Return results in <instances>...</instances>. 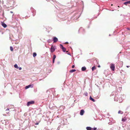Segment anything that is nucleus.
Returning a JSON list of instances; mask_svg holds the SVG:
<instances>
[{
    "mask_svg": "<svg viewBox=\"0 0 130 130\" xmlns=\"http://www.w3.org/2000/svg\"><path fill=\"white\" fill-rule=\"evenodd\" d=\"M56 58V56L55 55H54L53 57V63H54V62Z\"/></svg>",
    "mask_w": 130,
    "mask_h": 130,
    "instance_id": "6",
    "label": "nucleus"
},
{
    "mask_svg": "<svg viewBox=\"0 0 130 130\" xmlns=\"http://www.w3.org/2000/svg\"><path fill=\"white\" fill-rule=\"evenodd\" d=\"M95 69V68L94 66L92 67V71H93Z\"/></svg>",
    "mask_w": 130,
    "mask_h": 130,
    "instance_id": "17",
    "label": "nucleus"
},
{
    "mask_svg": "<svg viewBox=\"0 0 130 130\" xmlns=\"http://www.w3.org/2000/svg\"><path fill=\"white\" fill-rule=\"evenodd\" d=\"M127 29L128 30H129V28H127Z\"/></svg>",
    "mask_w": 130,
    "mask_h": 130,
    "instance_id": "31",
    "label": "nucleus"
},
{
    "mask_svg": "<svg viewBox=\"0 0 130 130\" xmlns=\"http://www.w3.org/2000/svg\"><path fill=\"white\" fill-rule=\"evenodd\" d=\"M126 67H127V68H128L129 67V66H126Z\"/></svg>",
    "mask_w": 130,
    "mask_h": 130,
    "instance_id": "28",
    "label": "nucleus"
},
{
    "mask_svg": "<svg viewBox=\"0 0 130 130\" xmlns=\"http://www.w3.org/2000/svg\"><path fill=\"white\" fill-rule=\"evenodd\" d=\"M92 130H96L97 128L96 127H94L93 128H92Z\"/></svg>",
    "mask_w": 130,
    "mask_h": 130,
    "instance_id": "21",
    "label": "nucleus"
},
{
    "mask_svg": "<svg viewBox=\"0 0 130 130\" xmlns=\"http://www.w3.org/2000/svg\"><path fill=\"white\" fill-rule=\"evenodd\" d=\"M76 71V70H75L72 69V70H71L69 71V72L70 73H72V72H75Z\"/></svg>",
    "mask_w": 130,
    "mask_h": 130,
    "instance_id": "13",
    "label": "nucleus"
},
{
    "mask_svg": "<svg viewBox=\"0 0 130 130\" xmlns=\"http://www.w3.org/2000/svg\"><path fill=\"white\" fill-rule=\"evenodd\" d=\"M2 25L4 28H5L7 26L6 25L3 23H2Z\"/></svg>",
    "mask_w": 130,
    "mask_h": 130,
    "instance_id": "8",
    "label": "nucleus"
},
{
    "mask_svg": "<svg viewBox=\"0 0 130 130\" xmlns=\"http://www.w3.org/2000/svg\"><path fill=\"white\" fill-rule=\"evenodd\" d=\"M121 112V111L120 110H119L118 111V113H119V114Z\"/></svg>",
    "mask_w": 130,
    "mask_h": 130,
    "instance_id": "25",
    "label": "nucleus"
},
{
    "mask_svg": "<svg viewBox=\"0 0 130 130\" xmlns=\"http://www.w3.org/2000/svg\"><path fill=\"white\" fill-rule=\"evenodd\" d=\"M86 129L87 130H92V128L90 127H87Z\"/></svg>",
    "mask_w": 130,
    "mask_h": 130,
    "instance_id": "10",
    "label": "nucleus"
},
{
    "mask_svg": "<svg viewBox=\"0 0 130 130\" xmlns=\"http://www.w3.org/2000/svg\"><path fill=\"white\" fill-rule=\"evenodd\" d=\"M74 67H75L74 66V65H73V66H72V68H74Z\"/></svg>",
    "mask_w": 130,
    "mask_h": 130,
    "instance_id": "24",
    "label": "nucleus"
},
{
    "mask_svg": "<svg viewBox=\"0 0 130 130\" xmlns=\"http://www.w3.org/2000/svg\"><path fill=\"white\" fill-rule=\"evenodd\" d=\"M10 50L12 51H13V48L12 47L10 46Z\"/></svg>",
    "mask_w": 130,
    "mask_h": 130,
    "instance_id": "18",
    "label": "nucleus"
},
{
    "mask_svg": "<svg viewBox=\"0 0 130 130\" xmlns=\"http://www.w3.org/2000/svg\"><path fill=\"white\" fill-rule=\"evenodd\" d=\"M112 5H113V4H111V6H112Z\"/></svg>",
    "mask_w": 130,
    "mask_h": 130,
    "instance_id": "34",
    "label": "nucleus"
},
{
    "mask_svg": "<svg viewBox=\"0 0 130 130\" xmlns=\"http://www.w3.org/2000/svg\"><path fill=\"white\" fill-rule=\"evenodd\" d=\"M56 48L55 46L52 45L51 48V51L52 53L56 49Z\"/></svg>",
    "mask_w": 130,
    "mask_h": 130,
    "instance_id": "1",
    "label": "nucleus"
},
{
    "mask_svg": "<svg viewBox=\"0 0 130 130\" xmlns=\"http://www.w3.org/2000/svg\"><path fill=\"white\" fill-rule=\"evenodd\" d=\"M37 55V54L36 53H34L33 54V56L34 57H35Z\"/></svg>",
    "mask_w": 130,
    "mask_h": 130,
    "instance_id": "16",
    "label": "nucleus"
},
{
    "mask_svg": "<svg viewBox=\"0 0 130 130\" xmlns=\"http://www.w3.org/2000/svg\"><path fill=\"white\" fill-rule=\"evenodd\" d=\"M66 52H68V51H66Z\"/></svg>",
    "mask_w": 130,
    "mask_h": 130,
    "instance_id": "35",
    "label": "nucleus"
},
{
    "mask_svg": "<svg viewBox=\"0 0 130 130\" xmlns=\"http://www.w3.org/2000/svg\"><path fill=\"white\" fill-rule=\"evenodd\" d=\"M60 48H61L62 51L64 52H65L66 51V48L63 47L62 45L60 44Z\"/></svg>",
    "mask_w": 130,
    "mask_h": 130,
    "instance_id": "2",
    "label": "nucleus"
},
{
    "mask_svg": "<svg viewBox=\"0 0 130 130\" xmlns=\"http://www.w3.org/2000/svg\"><path fill=\"white\" fill-rule=\"evenodd\" d=\"M68 42H66V44H68Z\"/></svg>",
    "mask_w": 130,
    "mask_h": 130,
    "instance_id": "32",
    "label": "nucleus"
},
{
    "mask_svg": "<svg viewBox=\"0 0 130 130\" xmlns=\"http://www.w3.org/2000/svg\"><path fill=\"white\" fill-rule=\"evenodd\" d=\"M89 99H90V100H91L92 101H93V102H95V100H94V99H93V98H92L91 97V96L90 97Z\"/></svg>",
    "mask_w": 130,
    "mask_h": 130,
    "instance_id": "12",
    "label": "nucleus"
},
{
    "mask_svg": "<svg viewBox=\"0 0 130 130\" xmlns=\"http://www.w3.org/2000/svg\"><path fill=\"white\" fill-rule=\"evenodd\" d=\"M34 101H31L28 102L27 103V106H29L31 104H34Z\"/></svg>",
    "mask_w": 130,
    "mask_h": 130,
    "instance_id": "3",
    "label": "nucleus"
},
{
    "mask_svg": "<svg viewBox=\"0 0 130 130\" xmlns=\"http://www.w3.org/2000/svg\"><path fill=\"white\" fill-rule=\"evenodd\" d=\"M126 120V119H125L122 118V121H125Z\"/></svg>",
    "mask_w": 130,
    "mask_h": 130,
    "instance_id": "20",
    "label": "nucleus"
},
{
    "mask_svg": "<svg viewBox=\"0 0 130 130\" xmlns=\"http://www.w3.org/2000/svg\"><path fill=\"white\" fill-rule=\"evenodd\" d=\"M18 69H19V70H21L22 69V68L21 67H20Z\"/></svg>",
    "mask_w": 130,
    "mask_h": 130,
    "instance_id": "23",
    "label": "nucleus"
},
{
    "mask_svg": "<svg viewBox=\"0 0 130 130\" xmlns=\"http://www.w3.org/2000/svg\"><path fill=\"white\" fill-rule=\"evenodd\" d=\"M110 68L112 71H114L115 68L114 65L113 64L111 63L110 64Z\"/></svg>",
    "mask_w": 130,
    "mask_h": 130,
    "instance_id": "4",
    "label": "nucleus"
},
{
    "mask_svg": "<svg viewBox=\"0 0 130 130\" xmlns=\"http://www.w3.org/2000/svg\"><path fill=\"white\" fill-rule=\"evenodd\" d=\"M35 124L36 125H38L39 124V123H35Z\"/></svg>",
    "mask_w": 130,
    "mask_h": 130,
    "instance_id": "26",
    "label": "nucleus"
},
{
    "mask_svg": "<svg viewBox=\"0 0 130 130\" xmlns=\"http://www.w3.org/2000/svg\"><path fill=\"white\" fill-rule=\"evenodd\" d=\"M86 70V68L85 67H82V71H85Z\"/></svg>",
    "mask_w": 130,
    "mask_h": 130,
    "instance_id": "11",
    "label": "nucleus"
},
{
    "mask_svg": "<svg viewBox=\"0 0 130 130\" xmlns=\"http://www.w3.org/2000/svg\"><path fill=\"white\" fill-rule=\"evenodd\" d=\"M100 67V65H99L98 66V67Z\"/></svg>",
    "mask_w": 130,
    "mask_h": 130,
    "instance_id": "30",
    "label": "nucleus"
},
{
    "mask_svg": "<svg viewBox=\"0 0 130 130\" xmlns=\"http://www.w3.org/2000/svg\"><path fill=\"white\" fill-rule=\"evenodd\" d=\"M14 67L17 69H18L19 68V67L18 66V65L17 64H15L14 66Z\"/></svg>",
    "mask_w": 130,
    "mask_h": 130,
    "instance_id": "14",
    "label": "nucleus"
},
{
    "mask_svg": "<svg viewBox=\"0 0 130 130\" xmlns=\"http://www.w3.org/2000/svg\"><path fill=\"white\" fill-rule=\"evenodd\" d=\"M32 87V86L31 85H29L28 86H27L25 87V88L26 89H27L29 88V87Z\"/></svg>",
    "mask_w": 130,
    "mask_h": 130,
    "instance_id": "9",
    "label": "nucleus"
},
{
    "mask_svg": "<svg viewBox=\"0 0 130 130\" xmlns=\"http://www.w3.org/2000/svg\"><path fill=\"white\" fill-rule=\"evenodd\" d=\"M82 3H83V1H82Z\"/></svg>",
    "mask_w": 130,
    "mask_h": 130,
    "instance_id": "33",
    "label": "nucleus"
},
{
    "mask_svg": "<svg viewBox=\"0 0 130 130\" xmlns=\"http://www.w3.org/2000/svg\"><path fill=\"white\" fill-rule=\"evenodd\" d=\"M9 109L8 108H7V109L6 111V113H8L10 111H9Z\"/></svg>",
    "mask_w": 130,
    "mask_h": 130,
    "instance_id": "15",
    "label": "nucleus"
},
{
    "mask_svg": "<svg viewBox=\"0 0 130 130\" xmlns=\"http://www.w3.org/2000/svg\"><path fill=\"white\" fill-rule=\"evenodd\" d=\"M53 41L54 43H55L58 41V39L56 37H54L53 38Z\"/></svg>",
    "mask_w": 130,
    "mask_h": 130,
    "instance_id": "5",
    "label": "nucleus"
},
{
    "mask_svg": "<svg viewBox=\"0 0 130 130\" xmlns=\"http://www.w3.org/2000/svg\"><path fill=\"white\" fill-rule=\"evenodd\" d=\"M85 96H87V95H88V93L87 92H85Z\"/></svg>",
    "mask_w": 130,
    "mask_h": 130,
    "instance_id": "22",
    "label": "nucleus"
},
{
    "mask_svg": "<svg viewBox=\"0 0 130 130\" xmlns=\"http://www.w3.org/2000/svg\"><path fill=\"white\" fill-rule=\"evenodd\" d=\"M118 7H119V6H118Z\"/></svg>",
    "mask_w": 130,
    "mask_h": 130,
    "instance_id": "36",
    "label": "nucleus"
},
{
    "mask_svg": "<svg viewBox=\"0 0 130 130\" xmlns=\"http://www.w3.org/2000/svg\"><path fill=\"white\" fill-rule=\"evenodd\" d=\"M80 115H81V113H81V110L80 111Z\"/></svg>",
    "mask_w": 130,
    "mask_h": 130,
    "instance_id": "27",
    "label": "nucleus"
},
{
    "mask_svg": "<svg viewBox=\"0 0 130 130\" xmlns=\"http://www.w3.org/2000/svg\"><path fill=\"white\" fill-rule=\"evenodd\" d=\"M84 113V111L82 109V115H83Z\"/></svg>",
    "mask_w": 130,
    "mask_h": 130,
    "instance_id": "19",
    "label": "nucleus"
},
{
    "mask_svg": "<svg viewBox=\"0 0 130 130\" xmlns=\"http://www.w3.org/2000/svg\"><path fill=\"white\" fill-rule=\"evenodd\" d=\"M130 3V1H127L125 2H124V5H127V4H129Z\"/></svg>",
    "mask_w": 130,
    "mask_h": 130,
    "instance_id": "7",
    "label": "nucleus"
},
{
    "mask_svg": "<svg viewBox=\"0 0 130 130\" xmlns=\"http://www.w3.org/2000/svg\"><path fill=\"white\" fill-rule=\"evenodd\" d=\"M10 12L11 13H13V12L12 11H11Z\"/></svg>",
    "mask_w": 130,
    "mask_h": 130,
    "instance_id": "29",
    "label": "nucleus"
}]
</instances>
